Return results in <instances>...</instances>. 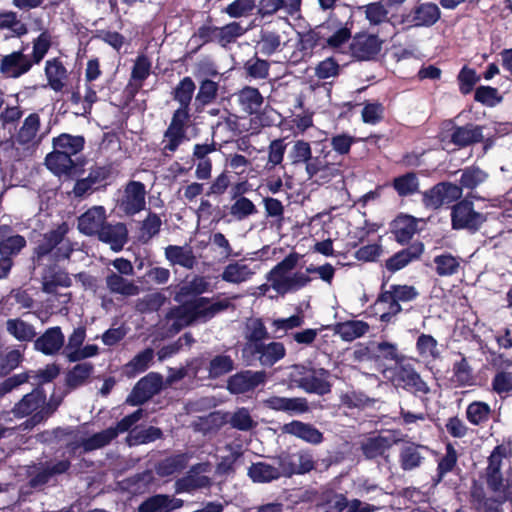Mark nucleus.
Masks as SVG:
<instances>
[{
  "label": "nucleus",
  "instance_id": "37998d69",
  "mask_svg": "<svg viewBox=\"0 0 512 512\" xmlns=\"http://www.w3.org/2000/svg\"><path fill=\"white\" fill-rule=\"evenodd\" d=\"M85 140L82 136H74L63 133L53 138V148L70 157L79 153L84 147Z\"/></svg>",
  "mask_w": 512,
  "mask_h": 512
},
{
  "label": "nucleus",
  "instance_id": "cd10ccee",
  "mask_svg": "<svg viewBox=\"0 0 512 512\" xmlns=\"http://www.w3.org/2000/svg\"><path fill=\"white\" fill-rule=\"evenodd\" d=\"M109 175V170L106 167L94 166L90 169L87 177L78 180L75 183L73 192L77 197L92 192L97 186L101 185Z\"/></svg>",
  "mask_w": 512,
  "mask_h": 512
},
{
  "label": "nucleus",
  "instance_id": "72a5a7b5",
  "mask_svg": "<svg viewBox=\"0 0 512 512\" xmlns=\"http://www.w3.org/2000/svg\"><path fill=\"white\" fill-rule=\"evenodd\" d=\"M183 500L168 495H155L144 501L138 512H170L182 507Z\"/></svg>",
  "mask_w": 512,
  "mask_h": 512
},
{
  "label": "nucleus",
  "instance_id": "2f4dec72",
  "mask_svg": "<svg viewBox=\"0 0 512 512\" xmlns=\"http://www.w3.org/2000/svg\"><path fill=\"white\" fill-rule=\"evenodd\" d=\"M283 432L291 434L311 444H319L323 441V434L314 426L301 421H292L283 426Z\"/></svg>",
  "mask_w": 512,
  "mask_h": 512
},
{
  "label": "nucleus",
  "instance_id": "9b49d317",
  "mask_svg": "<svg viewBox=\"0 0 512 512\" xmlns=\"http://www.w3.org/2000/svg\"><path fill=\"white\" fill-rule=\"evenodd\" d=\"M86 338V331L82 327L74 329L68 338V343L64 347L63 354L70 362L81 361L98 354V346L87 344L83 346Z\"/></svg>",
  "mask_w": 512,
  "mask_h": 512
},
{
  "label": "nucleus",
  "instance_id": "680f3d73",
  "mask_svg": "<svg viewBox=\"0 0 512 512\" xmlns=\"http://www.w3.org/2000/svg\"><path fill=\"white\" fill-rule=\"evenodd\" d=\"M72 281L69 275L63 271L50 273L44 277L43 290L49 294L58 292L59 287H69Z\"/></svg>",
  "mask_w": 512,
  "mask_h": 512
},
{
  "label": "nucleus",
  "instance_id": "1a4fd4ad",
  "mask_svg": "<svg viewBox=\"0 0 512 512\" xmlns=\"http://www.w3.org/2000/svg\"><path fill=\"white\" fill-rule=\"evenodd\" d=\"M330 152L321 150L320 155L315 156L305 167L306 173L310 179H314L317 183L325 184L333 178L340 176V164L330 162L328 156Z\"/></svg>",
  "mask_w": 512,
  "mask_h": 512
},
{
  "label": "nucleus",
  "instance_id": "4c0bfd02",
  "mask_svg": "<svg viewBox=\"0 0 512 512\" xmlns=\"http://www.w3.org/2000/svg\"><path fill=\"white\" fill-rule=\"evenodd\" d=\"M422 221L409 215L398 216L393 223V231L399 243H407L418 231Z\"/></svg>",
  "mask_w": 512,
  "mask_h": 512
},
{
  "label": "nucleus",
  "instance_id": "58836bf2",
  "mask_svg": "<svg viewBox=\"0 0 512 512\" xmlns=\"http://www.w3.org/2000/svg\"><path fill=\"white\" fill-rule=\"evenodd\" d=\"M45 163L47 168L57 176H68L74 169L72 158L55 149L46 156Z\"/></svg>",
  "mask_w": 512,
  "mask_h": 512
},
{
  "label": "nucleus",
  "instance_id": "a211bd4d",
  "mask_svg": "<svg viewBox=\"0 0 512 512\" xmlns=\"http://www.w3.org/2000/svg\"><path fill=\"white\" fill-rule=\"evenodd\" d=\"M258 270L259 266L254 261L236 260L224 267L221 278L231 284H241L251 280Z\"/></svg>",
  "mask_w": 512,
  "mask_h": 512
},
{
  "label": "nucleus",
  "instance_id": "2eb2a0df",
  "mask_svg": "<svg viewBox=\"0 0 512 512\" xmlns=\"http://www.w3.org/2000/svg\"><path fill=\"white\" fill-rule=\"evenodd\" d=\"M276 464L282 468L284 477L294 474H304L314 468L313 456L306 451H299L294 454H283L276 459Z\"/></svg>",
  "mask_w": 512,
  "mask_h": 512
},
{
  "label": "nucleus",
  "instance_id": "20e7f679",
  "mask_svg": "<svg viewBox=\"0 0 512 512\" xmlns=\"http://www.w3.org/2000/svg\"><path fill=\"white\" fill-rule=\"evenodd\" d=\"M56 409V406L46 403V396L39 388L26 394L17 402L12 413L17 418H24L31 415V418L25 422V427H34L47 419Z\"/></svg>",
  "mask_w": 512,
  "mask_h": 512
},
{
  "label": "nucleus",
  "instance_id": "5fc2aeb1",
  "mask_svg": "<svg viewBox=\"0 0 512 512\" xmlns=\"http://www.w3.org/2000/svg\"><path fill=\"white\" fill-rule=\"evenodd\" d=\"M474 100L486 107H494L502 102L503 97L497 88L481 85L475 89Z\"/></svg>",
  "mask_w": 512,
  "mask_h": 512
},
{
  "label": "nucleus",
  "instance_id": "6e6d98bb",
  "mask_svg": "<svg viewBox=\"0 0 512 512\" xmlns=\"http://www.w3.org/2000/svg\"><path fill=\"white\" fill-rule=\"evenodd\" d=\"M459 91L462 95H468L473 90L475 85L480 81V76L477 75L475 69L463 66L457 76Z\"/></svg>",
  "mask_w": 512,
  "mask_h": 512
},
{
  "label": "nucleus",
  "instance_id": "338daca9",
  "mask_svg": "<svg viewBox=\"0 0 512 512\" xmlns=\"http://www.w3.org/2000/svg\"><path fill=\"white\" fill-rule=\"evenodd\" d=\"M448 196V185L446 183H440L433 187L429 192L424 194V204L427 208L437 209L443 203Z\"/></svg>",
  "mask_w": 512,
  "mask_h": 512
},
{
  "label": "nucleus",
  "instance_id": "e2e57ef3",
  "mask_svg": "<svg viewBox=\"0 0 512 512\" xmlns=\"http://www.w3.org/2000/svg\"><path fill=\"white\" fill-rule=\"evenodd\" d=\"M209 282L201 276H197L189 283L183 285L175 296L177 302H182L184 298L190 294L199 295L209 289Z\"/></svg>",
  "mask_w": 512,
  "mask_h": 512
},
{
  "label": "nucleus",
  "instance_id": "473e14b6",
  "mask_svg": "<svg viewBox=\"0 0 512 512\" xmlns=\"http://www.w3.org/2000/svg\"><path fill=\"white\" fill-rule=\"evenodd\" d=\"M424 251L422 243H414L408 248L403 249L390 257L386 261V268L391 272H396L407 266L413 260L418 259Z\"/></svg>",
  "mask_w": 512,
  "mask_h": 512
},
{
  "label": "nucleus",
  "instance_id": "f3484780",
  "mask_svg": "<svg viewBox=\"0 0 512 512\" xmlns=\"http://www.w3.org/2000/svg\"><path fill=\"white\" fill-rule=\"evenodd\" d=\"M161 386L162 377L157 373H150L137 382L127 402L133 406L140 405L158 393Z\"/></svg>",
  "mask_w": 512,
  "mask_h": 512
},
{
  "label": "nucleus",
  "instance_id": "774afa93",
  "mask_svg": "<svg viewBox=\"0 0 512 512\" xmlns=\"http://www.w3.org/2000/svg\"><path fill=\"white\" fill-rule=\"evenodd\" d=\"M195 84L190 77H185L175 88L174 99L179 102L180 107L189 108Z\"/></svg>",
  "mask_w": 512,
  "mask_h": 512
},
{
  "label": "nucleus",
  "instance_id": "7c9ffc66",
  "mask_svg": "<svg viewBox=\"0 0 512 512\" xmlns=\"http://www.w3.org/2000/svg\"><path fill=\"white\" fill-rule=\"evenodd\" d=\"M99 239L108 243L114 251H119L127 242L128 231L123 223L105 224L99 231Z\"/></svg>",
  "mask_w": 512,
  "mask_h": 512
},
{
  "label": "nucleus",
  "instance_id": "4468645a",
  "mask_svg": "<svg viewBox=\"0 0 512 512\" xmlns=\"http://www.w3.org/2000/svg\"><path fill=\"white\" fill-rule=\"evenodd\" d=\"M145 185L138 181H130L119 200V208L127 215H134L145 208Z\"/></svg>",
  "mask_w": 512,
  "mask_h": 512
},
{
  "label": "nucleus",
  "instance_id": "423d86ee",
  "mask_svg": "<svg viewBox=\"0 0 512 512\" xmlns=\"http://www.w3.org/2000/svg\"><path fill=\"white\" fill-rule=\"evenodd\" d=\"M243 358L249 365L259 361L263 366H272L286 355V349L281 342H247L242 350Z\"/></svg>",
  "mask_w": 512,
  "mask_h": 512
},
{
  "label": "nucleus",
  "instance_id": "4d7b16f0",
  "mask_svg": "<svg viewBox=\"0 0 512 512\" xmlns=\"http://www.w3.org/2000/svg\"><path fill=\"white\" fill-rule=\"evenodd\" d=\"M0 29H9L16 37L24 36L28 32L27 26L11 11L0 13Z\"/></svg>",
  "mask_w": 512,
  "mask_h": 512
},
{
  "label": "nucleus",
  "instance_id": "f03ea898",
  "mask_svg": "<svg viewBox=\"0 0 512 512\" xmlns=\"http://www.w3.org/2000/svg\"><path fill=\"white\" fill-rule=\"evenodd\" d=\"M298 261V254H289L267 273L266 280L271 281L272 290L277 295L284 296L297 292L312 281L305 271H293Z\"/></svg>",
  "mask_w": 512,
  "mask_h": 512
},
{
  "label": "nucleus",
  "instance_id": "f257e3e1",
  "mask_svg": "<svg viewBox=\"0 0 512 512\" xmlns=\"http://www.w3.org/2000/svg\"><path fill=\"white\" fill-rule=\"evenodd\" d=\"M231 305V300L228 298L212 301L209 298L200 297L172 309L168 320L172 322L171 325L175 330L179 331L194 321L206 322Z\"/></svg>",
  "mask_w": 512,
  "mask_h": 512
},
{
  "label": "nucleus",
  "instance_id": "864d4df0",
  "mask_svg": "<svg viewBox=\"0 0 512 512\" xmlns=\"http://www.w3.org/2000/svg\"><path fill=\"white\" fill-rule=\"evenodd\" d=\"M229 213L234 219L242 221L256 214L257 208L249 198L239 197L230 206Z\"/></svg>",
  "mask_w": 512,
  "mask_h": 512
},
{
  "label": "nucleus",
  "instance_id": "13d9d810",
  "mask_svg": "<svg viewBox=\"0 0 512 512\" xmlns=\"http://www.w3.org/2000/svg\"><path fill=\"white\" fill-rule=\"evenodd\" d=\"M94 370L91 363L83 362L75 365L67 375V383L70 387L83 385Z\"/></svg>",
  "mask_w": 512,
  "mask_h": 512
},
{
  "label": "nucleus",
  "instance_id": "0e129e2a",
  "mask_svg": "<svg viewBox=\"0 0 512 512\" xmlns=\"http://www.w3.org/2000/svg\"><path fill=\"white\" fill-rule=\"evenodd\" d=\"M281 46V37L273 31H261L257 48L260 53L266 56L274 54Z\"/></svg>",
  "mask_w": 512,
  "mask_h": 512
},
{
  "label": "nucleus",
  "instance_id": "ddd939ff",
  "mask_svg": "<svg viewBox=\"0 0 512 512\" xmlns=\"http://www.w3.org/2000/svg\"><path fill=\"white\" fill-rule=\"evenodd\" d=\"M383 40L377 35L366 32L357 33L350 44V51L358 60H372L382 49Z\"/></svg>",
  "mask_w": 512,
  "mask_h": 512
},
{
  "label": "nucleus",
  "instance_id": "09e8293b",
  "mask_svg": "<svg viewBox=\"0 0 512 512\" xmlns=\"http://www.w3.org/2000/svg\"><path fill=\"white\" fill-rule=\"evenodd\" d=\"M391 443V440L384 436L371 437L362 444V451L367 458L373 459L382 456L390 448Z\"/></svg>",
  "mask_w": 512,
  "mask_h": 512
},
{
  "label": "nucleus",
  "instance_id": "5701e85b",
  "mask_svg": "<svg viewBox=\"0 0 512 512\" xmlns=\"http://www.w3.org/2000/svg\"><path fill=\"white\" fill-rule=\"evenodd\" d=\"M302 0H259L257 12L262 17H269L283 10L289 16L300 12Z\"/></svg>",
  "mask_w": 512,
  "mask_h": 512
},
{
  "label": "nucleus",
  "instance_id": "c9c22d12",
  "mask_svg": "<svg viewBox=\"0 0 512 512\" xmlns=\"http://www.w3.org/2000/svg\"><path fill=\"white\" fill-rule=\"evenodd\" d=\"M248 476L255 483H268L283 476L282 468L277 464L266 462L253 463L248 469Z\"/></svg>",
  "mask_w": 512,
  "mask_h": 512
},
{
  "label": "nucleus",
  "instance_id": "8fccbe9b",
  "mask_svg": "<svg viewBox=\"0 0 512 512\" xmlns=\"http://www.w3.org/2000/svg\"><path fill=\"white\" fill-rule=\"evenodd\" d=\"M385 1L373 2L360 7L370 25H380L389 20Z\"/></svg>",
  "mask_w": 512,
  "mask_h": 512
},
{
  "label": "nucleus",
  "instance_id": "4be33fe9",
  "mask_svg": "<svg viewBox=\"0 0 512 512\" xmlns=\"http://www.w3.org/2000/svg\"><path fill=\"white\" fill-rule=\"evenodd\" d=\"M263 404L271 410L289 414H300L309 410L306 399L301 397L288 398L273 395L265 399Z\"/></svg>",
  "mask_w": 512,
  "mask_h": 512
},
{
  "label": "nucleus",
  "instance_id": "ea45409f",
  "mask_svg": "<svg viewBox=\"0 0 512 512\" xmlns=\"http://www.w3.org/2000/svg\"><path fill=\"white\" fill-rule=\"evenodd\" d=\"M106 286L111 293L120 294L122 296H135L140 292L139 287L121 275L110 272L106 277Z\"/></svg>",
  "mask_w": 512,
  "mask_h": 512
},
{
  "label": "nucleus",
  "instance_id": "bf43d9fd",
  "mask_svg": "<svg viewBox=\"0 0 512 512\" xmlns=\"http://www.w3.org/2000/svg\"><path fill=\"white\" fill-rule=\"evenodd\" d=\"M7 331L19 341H30L35 336L34 328L20 319H9Z\"/></svg>",
  "mask_w": 512,
  "mask_h": 512
},
{
  "label": "nucleus",
  "instance_id": "39448f33",
  "mask_svg": "<svg viewBox=\"0 0 512 512\" xmlns=\"http://www.w3.org/2000/svg\"><path fill=\"white\" fill-rule=\"evenodd\" d=\"M329 372L323 368H307L296 365L290 373L291 381L307 393L324 395L331 391Z\"/></svg>",
  "mask_w": 512,
  "mask_h": 512
},
{
  "label": "nucleus",
  "instance_id": "c85d7f7f",
  "mask_svg": "<svg viewBox=\"0 0 512 512\" xmlns=\"http://www.w3.org/2000/svg\"><path fill=\"white\" fill-rule=\"evenodd\" d=\"M166 260L170 265H179L186 269H192L197 263L196 256L190 245H169L164 251Z\"/></svg>",
  "mask_w": 512,
  "mask_h": 512
},
{
  "label": "nucleus",
  "instance_id": "412c9836",
  "mask_svg": "<svg viewBox=\"0 0 512 512\" xmlns=\"http://www.w3.org/2000/svg\"><path fill=\"white\" fill-rule=\"evenodd\" d=\"M211 466L208 463L198 464L193 467L186 477L179 479L176 482V492H190L198 488H204L210 485V478L204 473H208Z\"/></svg>",
  "mask_w": 512,
  "mask_h": 512
},
{
  "label": "nucleus",
  "instance_id": "393cba45",
  "mask_svg": "<svg viewBox=\"0 0 512 512\" xmlns=\"http://www.w3.org/2000/svg\"><path fill=\"white\" fill-rule=\"evenodd\" d=\"M322 27H326L325 36H323L326 46L333 50L342 51L351 38V29L332 20L323 24Z\"/></svg>",
  "mask_w": 512,
  "mask_h": 512
},
{
  "label": "nucleus",
  "instance_id": "e433bc0d",
  "mask_svg": "<svg viewBox=\"0 0 512 512\" xmlns=\"http://www.w3.org/2000/svg\"><path fill=\"white\" fill-rule=\"evenodd\" d=\"M332 329L342 340L350 342L365 335L369 325L362 320H349L335 324Z\"/></svg>",
  "mask_w": 512,
  "mask_h": 512
},
{
  "label": "nucleus",
  "instance_id": "79ce46f5",
  "mask_svg": "<svg viewBox=\"0 0 512 512\" xmlns=\"http://www.w3.org/2000/svg\"><path fill=\"white\" fill-rule=\"evenodd\" d=\"M45 74L49 86L54 91L59 92L64 88L67 71L58 59H51L46 62Z\"/></svg>",
  "mask_w": 512,
  "mask_h": 512
},
{
  "label": "nucleus",
  "instance_id": "052dcab7",
  "mask_svg": "<svg viewBox=\"0 0 512 512\" xmlns=\"http://www.w3.org/2000/svg\"><path fill=\"white\" fill-rule=\"evenodd\" d=\"M32 44V61L38 64L45 57L52 45L51 33L47 29H44L40 35L33 40Z\"/></svg>",
  "mask_w": 512,
  "mask_h": 512
},
{
  "label": "nucleus",
  "instance_id": "f704fd0d",
  "mask_svg": "<svg viewBox=\"0 0 512 512\" xmlns=\"http://www.w3.org/2000/svg\"><path fill=\"white\" fill-rule=\"evenodd\" d=\"M64 345V335L59 327L49 328L35 341V348L46 355L57 353Z\"/></svg>",
  "mask_w": 512,
  "mask_h": 512
},
{
  "label": "nucleus",
  "instance_id": "6e6552de",
  "mask_svg": "<svg viewBox=\"0 0 512 512\" xmlns=\"http://www.w3.org/2000/svg\"><path fill=\"white\" fill-rule=\"evenodd\" d=\"M457 175L460 177L455 178L454 183L450 182V202L461 198L463 189L474 190L487 178V174L478 166L450 171V177Z\"/></svg>",
  "mask_w": 512,
  "mask_h": 512
},
{
  "label": "nucleus",
  "instance_id": "603ef678",
  "mask_svg": "<svg viewBox=\"0 0 512 512\" xmlns=\"http://www.w3.org/2000/svg\"><path fill=\"white\" fill-rule=\"evenodd\" d=\"M187 462L188 458L183 454L168 457L157 465L156 471L160 476H170L183 470L186 467Z\"/></svg>",
  "mask_w": 512,
  "mask_h": 512
},
{
  "label": "nucleus",
  "instance_id": "a19ab883",
  "mask_svg": "<svg viewBox=\"0 0 512 512\" xmlns=\"http://www.w3.org/2000/svg\"><path fill=\"white\" fill-rule=\"evenodd\" d=\"M237 99L243 111L248 114H256L264 101L259 90L250 86L241 89L237 94Z\"/></svg>",
  "mask_w": 512,
  "mask_h": 512
},
{
  "label": "nucleus",
  "instance_id": "9d476101",
  "mask_svg": "<svg viewBox=\"0 0 512 512\" xmlns=\"http://www.w3.org/2000/svg\"><path fill=\"white\" fill-rule=\"evenodd\" d=\"M386 373H391V376L385 375L391 379L392 383L397 387H402L412 392H427L428 388L420 376L415 372L410 364L397 363L392 370Z\"/></svg>",
  "mask_w": 512,
  "mask_h": 512
},
{
  "label": "nucleus",
  "instance_id": "aec40b11",
  "mask_svg": "<svg viewBox=\"0 0 512 512\" xmlns=\"http://www.w3.org/2000/svg\"><path fill=\"white\" fill-rule=\"evenodd\" d=\"M99 87L93 83L85 82L72 92L71 103L76 106V114L87 116L91 113L92 106L98 101Z\"/></svg>",
  "mask_w": 512,
  "mask_h": 512
},
{
  "label": "nucleus",
  "instance_id": "6ab92c4d",
  "mask_svg": "<svg viewBox=\"0 0 512 512\" xmlns=\"http://www.w3.org/2000/svg\"><path fill=\"white\" fill-rule=\"evenodd\" d=\"M33 66V61L23 51H15L4 56L0 63V72L7 78H19Z\"/></svg>",
  "mask_w": 512,
  "mask_h": 512
},
{
  "label": "nucleus",
  "instance_id": "69168bd1",
  "mask_svg": "<svg viewBox=\"0 0 512 512\" xmlns=\"http://www.w3.org/2000/svg\"><path fill=\"white\" fill-rule=\"evenodd\" d=\"M416 348L419 355L425 360L435 359L440 354L437 341L431 335H420L417 339Z\"/></svg>",
  "mask_w": 512,
  "mask_h": 512
},
{
  "label": "nucleus",
  "instance_id": "49530a36",
  "mask_svg": "<svg viewBox=\"0 0 512 512\" xmlns=\"http://www.w3.org/2000/svg\"><path fill=\"white\" fill-rule=\"evenodd\" d=\"M247 31L241 23L231 22L222 27H216L213 29V37L222 45L225 46L238 37L242 36Z\"/></svg>",
  "mask_w": 512,
  "mask_h": 512
},
{
  "label": "nucleus",
  "instance_id": "b1692460",
  "mask_svg": "<svg viewBox=\"0 0 512 512\" xmlns=\"http://www.w3.org/2000/svg\"><path fill=\"white\" fill-rule=\"evenodd\" d=\"M106 210L103 206H94L78 218V229L85 235L98 234L105 225Z\"/></svg>",
  "mask_w": 512,
  "mask_h": 512
},
{
  "label": "nucleus",
  "instance_id": "a878e982",
  "mask_svg": "<svg viewBox=\"0 0 512 512\" xmlns=\"http://www.w3.org/2000/svg\"><path fill=\"white\" fill-rule=\"evenodd\" d=\"M266 374L262 371H245L232 376L228 388L232 393H244L264 383Z\"/></svg>",
  "mask_w": 512,
  "mask_h": 512
},
{
  "label": "nucleus",
  "instance_id": "f8f14e48",
  "mask_svg": "<svg viewBox=\"0 0 512 512\" xmlns=\"http://www.w3.org/2000/svg\"><path fill=\"white\" fill-rule=\"evenodd\" d=\"M460 304L463 307L462 317L456 319L451 337L455 342L462 340H476L479 342L480 337L474 331V326H476L478 318L467 304V298L464 297L462 300L460 299Z\"/></svg>",
  "mask_w": 512,
  "mask_h": 512
},
{
  "label": "nucleus",
  "instance_id": "bb28decb",
  "mask_svg": "<svg viewBox=\"0 0 512 512\" xmlns=\"http://www.w3.org/2000/svg\"><path fill=\"white\" fill-rule=\"evenodd\" d=\"M483 138V126L467 123L464 126L454 127L450 135V142L465 147L482 142Z\"/></svg>",
  "mask_w": 512,
  "mask_h": 512
},
{
  "label": "nucleus",
  "instance_id": "de8ad7c7",
  "mask_svg": "<svg viewBox=\"0 0 512 512\" xmlns=\"http://www.w3.org/2000/svg\"><path fill=\"white\" fill-rule=\"evenodd\" d=\"M151 66V61L146 55L137 56L131 72V84L136 89L141 88L144 80L150 75Z\"/></svg>",
  "mask_w": 512,
  "mask_h": 512
},
{
  "label": "nucleus",
  "instance_id": "3c124183",
  "mask_svg": "<svg viewBox=\"0 0 512 512\" xmlns=\"http://www.w3.org/2000/svg\"><path fill=\"white\" fill-rule=\"evenodd\" d=\"M153 357L154 352L152 349H145L138 353L129 363L126 364V374L129 377H134L135 375L144 372L149 367Z\"/></svg>",
  "mask_w": 512,
  "mask_h": 512
},
{
  "label": "nucleus",
  "instance_id": "7ed1b4c3",
  "mask_svg": "<svg viewBox=\"0 0 512 512\" xmlns=\"http://www.w3.org/2000/svg\"><path fill=\"white\" fill-rule=\"evenodd\" d=\"M40 117L36 113L30 114L23 121L15 139L1 143L0 149L12 160H21L31 156L39 143Z\"/></svg>",
  "mask_w": 512,
  "mask_h": 512
},
{
  "label": "nucleus",
  "instance_id": "a18cd8bd",
  "mask_svg": "<svg viewBox=\"0 0 512 512\" xmlns=\"http://www.w3.org/2000/svg\"><path fill=\"white\" fill-rule=\"evenodd\" d=\"M376 313H380V319L388 322L390 319L400 312L401 306L391 293L383 292L375 303Z\"/></svg>",
  "mask_w": 512,
  "mask_h": 512
},
{
  "label": "nucleus",
  "instance_id": "dca6fc26",
  "mask_svg": "<svg viewBox=\"0 0 512 512\" xmlns=\"http://www.w3.org/2000/svg\"><path fill=\"white\" fill-rule=\"evenodd\" d=\"M440 17L437 5L422 3L416 6L411 12L403 14L399 23L406 27H420L433 25Z\"/></svg>",
  "mask_w": 512,
  "mask_h": 512
},
{
  "label": "nucleus",
  "instance_id": "c03bdc74",
  "mask_svg": "<svg viewBox=\"0 0 512 512\" xmlns=\"http://www.w3.org/2000/svg\"><path fill=\"white\" fill-rule=\"evenodd\" d=\"M67 232L68 225L66 223H62L55 230L46 233L37 247L38 255H46L50 252L54 253Z\"/></svg>",
  "mask_w": 512,
  "mask_h": 512
},
{
  "label": "nucleus",
  "instance_id": "c756f323",
  "mask_svg": "<svg viewBox=\"0 0 512 512\" xmlns=\"http://www.w3.org/2000/svg\"><path fill=\"white\" fill-rule=\"evenodd\" d=\"M26 245L23 236L14 234L9 226H0V254L10 258L17 255Z\"/></svg>",
  "mask_w": 512,
  "mask_h": 512
},
{
  "label": "nucleus",
  "instance_id": "0eeeda50",
  "mask_svg": "<svg viewBox=\"0 0 512 512\" xmlns=\"http://www.w3.org/2000/svg\"><path fill=\"white\" fill-rule=\"evenodd\" d=\"M452 228L465 229L476 232L486 221V216L474 210V204L468 199H463L451 207Z\"/></svg>",
  "mask_w": 512,
  "mask_h": 512
}]
</instances>
